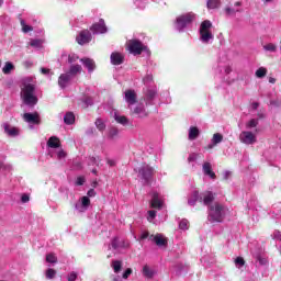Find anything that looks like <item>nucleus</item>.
I'll return each mask as SVG.
<instances>
[{"label": "nucleus", "instance_id": "4d7b16f0", "mask_svg": "<svg viewBox=\"0 0 281 281\" xmlns=\"http://www.w3.org/2000/svg\"><path fill=\"white\" fill-rule=\"evenodd\" d=\"M131 273H133V269L127 268L124 273H123V279L127 280L128 276H131Z\"/></svg>", "mask_w": 281, "mask_h": 281}, {"label": "nucleus", "instance_id": "2f4dec72", "mask_svg": "<svg viewBox=\"0 0 281 281\" xmlns=\"http://www.w3.org/2000/svg\"><path fill=\"white\" fill-rule=\"evenodd\" d=\"M43 43H45V41L40 38H34L30 41L31 47H34L35 49H42Z\"/></svg>", "mask_w": 281, "mask_h": 281}, {"label": "nucleus", "instance_id": "de8ad7c7", "mask_svg": "<svg viewBox=\"0 0 281 281\" xmlns=\"http://www.w3.org/2000/svg\"><path fill=\"white\" fill-rule=\"evenodd\" d=\"M21 26L24 34H27V32H32V26L25 24V20H21Z\"/></svg>", "mask_w": 281, "mask_h": 281}, {"label": "nucleus", "instance_id": "f704fd0d", "mask_svg": "<svg viewBox=\"0 0 281 281\" xmlns=\"http://www.w3.org/2000/svg\"><path fill=\"white\" fill-rule=\"evenodd\" d=\"M221 5V0H207L206 8L209 10H216Z\"/></svg>", "mask_w": 281, "mask_h": 281}, {"label": "nucleus", "instance_id": "a211bd4d", "mask_svg": "<svg viewBox=\"0 0 281 281\" xmlns=\"http://www.w3.org/2000/svg\"><path fill=\"white\" fill-rule=\"evenodd\" d=\"M72 79L74 77L68 72L61 74L58 78V85L60 89H67V87H69V83L71 82Z\"/></svg>", "mask_w": 281, "mask_h": 281}, {"label": "nucleus", "instance_id": "39448f33", "mask_svg": "<svg viewBox=\"0 0 281 281\" xmlns=\"http://www.w3.org/2000/svg\"><path fill=\"white\" fill-rule=\"evenodd\" d=\"M210 30H212V22L209 20L203 21L200 25V41L205 45L214 41V35Z\"/></svg>", "mask_w": 281, "mask_h": 281}, {"label": "nucleus", "instance_id": "603ef678", "mask_svg": "<svg viewBox=\"0 0 281 281\" xmlns=\"http://www.w3.org/2000/svg\"><path fill=\"white\" fill-rule=\"evenodd\" d=\"M198 157H199V155H196V154H190L188 157L189 164H194V161H196Z\"/></svg>", "mask_w": 281, "mask_h": 281}, {"label": "nucleus", "instance_id": "774afa93", "mask_svg": "<svg viewBox=\"0 0 281 281\" xmlns=\"http://www.w3.org/2000/svg\"><path fill=\"white\" fill-rule=\"evenodd\" d=\"M94 194H95V190L90 189V190L88 191V196H93Z\"/></svg>", "mask_w": 281, "mask_h": 281}, {"label": "nucleus", "instance_id": "0eeeda50", "mask_svg": "<svg viewBox=\"0 0 281 281\" xmlns=\"http://www.w3.org/2000/svg\"><path fill=\"white\" fill-rule=\"evenodd\" d=\"M215 74L218 78H222L224 82H232L229 75L232 74V66L229 64L220 61L215 68Z\"/></svg>", "mask_w": 281, "mask_h": 281}, {"label": "nucleus", "instance_id": "5fc2aeb1", "mask_svg": "<svg viewBox=\"0 0 281 281\" xmlns=\"http://www.w3.org/2000/svg\"><path fill=\"white\" fill-rule=\"evenodd\" d=\"M0 169H2V170H12V165L0 162Z\"/></svg>", "mask_w": 281, "mask_h": 281}, {"label": "nucleus", "instance_id": "e433bc0d", "mask_svg": "<svg viewBox=\"0 0 281 281\" xmlns=\"http://www.w3.org/2000/svg\"><path fill=\"white\" fill-rule=\"evenodd\" d=\"M120 247H124V245L122 244V241L120 240V238L115 237L112 239L111 245L109 246V248H113V249H120Z\"/></svg>", "mask_w": 281, "mask_h": 281}, {"label": "nucleus", "instance_id": "69168bd1", "mask_svg": "<svg viewBox=\"0 0 281 281\" xmlns=\"http://www.w3.org/2000/svg\"><path fill=\"white\" fill-rule=\"evenodd\" d=\"M41 72H42L44 76H48L49 69H47V68H41Z\"/></svg>", "mask_w": 281, "mask_h": 281}, {"label": "nucleus", "instance_id": "3c124183", "mask_svg": "<svg viewBox=\"0 0 281 281\" xmlns=\"http://www.w3.org/2000/svg\"><path fill=\"white\" fill-rule=\"evenodd\" d=\"M78 60V55H76V54H70L69 56H68V63L71 65V64H74V63H76Z\"/></svg>", "mask_w": 281, "mask_h": 281}, {"label": "nucleus", "instance_id": "5701e85b", "mask_svg": "<svg viewBox=\"0 0 281 281\" xmlns=\"http://www.w3.org/2000/svg\"><path fill=\"white\" fill-rule=\"evenodd\" d=\"M80 63L88 69L89 74H93L95 71V61L91 58H81Z\"/></svg>", "mask_w": 281, "mask_h": 281}, {"label": "nucleus", "instance_id": "4c0bfd02", "mask_svg": "<svg viewBox=\"0 0 281 281\" xmlns=\"http://www.w3.org/2000/svg\"><path fill=\"white\" fill-rule=\"evenodd\" d=\"M112 268H113L114 273L121 272L122 271V261H120V260L112 261Z\"/></svg>", "mask_w": 281, "mask_h": 281}, {"label": "nucleus", "instance_id": "72a5a7b5", "mask_svg": "<svg viewBox=\"0 0 281 281\" xmlns=\"http://www.w3.org/2000/svg\"><path fill=\"white\" fill-rule=\"evenodd\" d=\"M13 69H14V64H12L11 61H7L2 68V72L5 76H8L9 74H12Z\"/></svg>", "mask_w": 281, "mask_h": 281}, {"label": "nucleus", "instance_id": "aec40b11", "mask_svg": "<svg viewBox=\"0 0 281 281\" xmlns=\"http://www.w3.org/2000/svg\"><path fill=\"white\" fill-rule=\"evenodd\" d=\"M111 115L117 124H122V126H126L128 124V119L125 115L120 114L117 110H112Z\"/></svg>", "mask_w": 281, "mask_h": 281}, {"label": "nucleus", "instance_id": "9d476101", "mask_svg": "<svg viewBox=\"0 0 281 281\" xmlns=\"http://www.w3.org/2000/svg\"><path fill=\"white\" fill-rule=\"evenodd\" d=\"M150 207H154L155 210H161L164 207V201H161V193H159L157 190H153L150 192Z\"/></svg>", "mask_w": 281, "mask_h": 281}, {"label": "nucleus", "instance_id": "6e6552de", "mask_svg": "<svg viewBox=\"0 0 281 281\" xmlns=\"http://www.w3.org/2000/svg\"><path fill=\"white\" fill-rule=\"evenodd\" d=\"M127 49L130 54H133L134 56H139L144 49H146V46L138 40H130L127 42Z\"/></svg>", "mask_w": 281, "mask_h": 281}, {"label": "nucleus", "instance_id": "680f3d73", "mask_svg": "<svg viewBox=\"0 0 281 281\" xmlns=\"http://www.w3.org/2000/svg\"><path fill=\"white\" fill-rule=\"evenodd\" d=\"M149 234L148 232H143L138 238V240H146L148 238Z\"/></svg>", "mask_w": 281, "mask_h": 281}, {"label": "nucleus", "instance_id": "bf43d9fd", "mask_svg": "<svg viewBox=\"0 0 281 281\" xmlns=\"http://www.w3.org/2000/svg\"><path fill=\"white\" fill-rule=\"evenodd\" d=\"M134 5H136V8H138L139 10H144V5H142V0H132Z\"/></svg>", "mask_w": 281, "mask_h": 281}, {"label": "nucleus", "instance_id": "a878e982", "mask_svg": "<svg viewBox=\"0 0 281 281\" xmlns=\"http://www.w3.org/2000/svg\"><path fill=\"white\" fill-rule=\"evenodd\" d=\"M199 135H201V130H199V127L191 126L189 128V133H188L189 142H194V139H196L199 137Z\"/></svg>", "mask_w": 281, "mask_h": 281}, {"label": "nucleus", "instance_id": "4468645a", "mask_svg": "<svg viewBox=\"0 0 281 281\" xmlns=\"http://www.w3.org/2000/svg\"><path fill=\"white\" fill-rule=\"evenodd\" d=\"M124 100L128 104V108L131 111H133V104L137 102V94L135 93V90H126L124 92Z\"/></svg>", "mask_w": 281, "mask_h": 281}, {"label": "nucleus", "instance_id": "9b49d317", "mask_svg": "<svg viewBox=\"0 0 281 281\" xmlns=\"http://www.w3.org/2000/svg\"><path fill=\"white\" fill-rule=\"evenodd\" d=\"M90 205L91 200L89 199V196H82L76 202L75 210L78 211L79 213L87 212Z\"/></svg>", "mask_w": 281, "mask_h": 281}, {"label": "nucleus", "instance_id": "473e14b6", "mask_svg": "<svg viewBox=\"0 0 281 281\" xmlns=\"http://www.w3.org/2000/svg\"><path fill=\"white\" fill-rule=\"evenodd\" d=\"M143 276L145 278H154L155 277V270L149 268L148 265L143 267Z\"/></svg>", "mask_w": 281, "mask_h": 281}, {"label": "nucleus", "instance_id": "b1692460", "mask_svg": "<svg viewBox=\"0 0 281 281\" xmlns=\"http://www.w3.org/2000/svg\"><path fill=\"white\" fill-rule=\"evenodd\" d=\"M110 60L113 65H122L124 63V54L114 52L111 54Z\"/></svg>", "mask_w": 281, "mask_h": 281}, {"label": "nucleus", "instance_id": "a19ab883", "mask_svg": "<svg viewBox=\"0 0 281 281\" xmlns=\"http://www.w3.org/2000/svg\"><path fill=\"white\" fill-rule=\"evenodd\" d=\"M46 262H49L50 265H56L58 262V259L56 258V255L48 254L46 256Z\"/></svg>", "mask_w": 281, "mask_h": 281}, {"label": "nucleus", "instance_id": "c9c22d12", "mask_svg": "<svg viewBox=\"0 0 281 281\" xmlns=\"http://www.w3.org/2000/svg\"><path fill=\"white\" fill-rule=\"evenodd\" d=\"M179 229L182 232H188V229H190V222L187 218H182L179 222Z\"/></svg>", "mask_w": 281, "mask_h": 281}, {"label": "nucleus", "instance_id": "f3484780", "mask_svg": "<svg viewBox=\"0 0 281 281\" xmlns=\"http://www.w3.org/2000/svg\"><path fill=\"white\" fill-rule=\"evenodd\" d=\"M131 111L133 115H135L136 117H139L140 120H144V117H148V111L146 110L144 104H138Z\"/></svg>", "mask_w": 281, "mask_h": 281}, {"label": "nucleus", "instance_id": "bb28decb", "mask_svg": "<svg viewBox=\"0 0 281 281\" xmlns=\"http://www.w3.org/2000/svg\"><path fill=\"white\" fill-rule=\"evenodd\" d=\"M67 74L69 76H71L72 78H76V76H78V74H82V66L71 65Z\"/></svg>", "mask_w": 281, "mask_h": 281}, {"label": "nucleus", "instance_id": "09e8293b", "mask_svg": "<svg viewBox=\"0 0 281 281\" xmlns=\"http://www.w3.org/2000/svg\"><path fill=\"white\" fill-rule=\"evenodd\" d=\"M143 82L144 85H146V87H150V83L153 82V75H147L143 78Z\"/></svg>", "mask_w": 281, "mask_h": 281}, {"label": "nucleus", "instance_id": "37998d69", "mask_svg": "<svg viewBox=\"0 0 281 281\" xmlns=\"http://www.w3.org/2000/svg\"><path fill=\"white\" fill-rule=\"evenodd\" d=\"M95 126L98 131H101V132L104 131V128H106V124H104V122L101 119H97Z\"/></svg>", "mask_w": 281, "mask_h": 281}, {"label": "nucleus", "instance_id": "1a4fd4ad", "mask_svg": "<svg viewBox=\"0 0 281 281\" xmlns=\"http://www.w3.org/2000/svg\"><path fill=\"white\" fill-rule=\"evenodd\" d=\"M155 169L148 165H144L138 170V177L144 181V183H150V179H153V175Z\"/></svg>", "mask_w": 281, "mask_h": 281}, {"label": "nucleus", "instance_id": "0e129e2a", "mask_svg": "<svg viewBox=\"0 0 281 281\" xmlns=\"http://www.w3.org/2000/svg\"><path fill=\"white\" fill-rule=\"evenodd\" d=\"M85 103L87 104V106H91V104H93V99L88 97L85 99Z\"/></svg>", "mask_w": 281, "mask_h": 281}, {"label": "nucleus", "instance_id": "f8f14e48", "mask_svg": "<svg viewBox=\"0 0 281 281\" xmlns=\"http://www.w3.org/2000/svg\"><path fill=\"white\" fill-rule=\"evenodd\" d=\"M76 41L79 45H87V43H91V32H89V30L81 31L77 35Z\"/></svg>", "mask_w": 281, "mask_h": 281}, {"label": "nucleus", "instance_id": "cd10ccee", "mask_svg": "<svg viewBox=\"0 0 281 281\" xmlns=\"http://www.w3.org/2000/svg\"><path fill=\"white\" fill-rule=\"evenodd\" d=\"M64 122L68 126H71V124L76 122V115L74 114V112H67L64 116Z\"/></svg>", "mask_w": 281, "mask_h": 281}, {"label": "nucleus", "instance_id": "412c9836", "mask_svg": "<svg viewBox=\"0 0 281 281\" xmlns=\"http://www.w3.org/2000/svg\"><path fill=\"white\" fill-rule=\"evenodd\" d=\"M240 5H243V2L237 1L234 3V8L226 7L225 14H227V16H236V12H243V9H240Z\"/></svg>", "mask_w": 281, "mask_h": 281}, {"label": "nucleus", "instance_id": "49530a36", "mask_svg": "<svg viewBox=\"0 0 281 281\" xmlns=\"http://www.w3.org/2000/svg\"><path fill=\"white\" fill-rule=\"evenodd\" d=\"M55 277H56V270H54L52 268L46 270L47 280H54Z\"/></svg>", "mask_w": 281, "mask_h": 281}, {"label": "nucleus", "instance_id": "c756f323", "mask_svg": "<svg viewBox=\"0 0 281 281\" xmlns=\"http://www.w3.org/2000/svg\"><path fill=\"white\" fill-rule=\"evenodd\" d=\"M48 148H59L60 140L56 136H52L47 142Z\"/></svg>", "mask_w": 281, "mask_h": 281}, {"label": "nucleus", "instance_id": "393cba45", "mask_svg": "<svg viewBox=\"0 0 281 281\" xmlns=\"http://www.w3.org/2000/svg\"><path fill=\"white\" fill-rule=\"evenodd\" d=\"M150 239L154 240L158 247H166V245H168V240L161 234H157L155 236L151 235Z\"/></svg>", "mask_w": 281, "mask_h": 281}, {"label": "nucleus", "instance_id": "423d86ee", "mask_svg": "<svg viewBox=\"0 0 281 281\" xmlns=\"http://www.w3.org/2000/svg\"><path fill=\"white\" fill-rule=\"evenodd\" d=\"M196 19V14L189 12V13H184L180 16L177 18L176 20V30H178V32H183V30H186V27H188L189 25H192V22Z\"/></svg>", "mask_w": 281, "mask_h": 281}, {"label": "nucleus", "instance_id": "f03ea898", "mask_svg": "<svg viewBox=\"0 0 281 281\" xmlns=\"http://www.w3.org/2000/svg\"><path fill=\"white\" fill-rule=\"evenodd\" d=\"M21 98L26 106H36V104H38L36 86L34 85V79H32V77L23 79L21 86Z\"/></svg>", "mask_w": 281, "mask_h": 281}, {"label": "nucleus", "instance_id": "6ab92c4d", "mask_svg": "<svg viewBox=\"0 0 281 281\" xmlns=\"http://www.w3.org/2000/svg\"><path fill=\"white\" fill-rule=\"evenodd\" d=\"M24 122H27V124H41V117L38 114L35 113H24L23 114Z\"/></svg>", "mask_w": 281, "mask_h": 281}, {"label": "nucleus", "instance_id": "ddd939ff", "mask_svg": "<svg viewBox=\"0 0 281 281\" xmlns=\"http://www.w3.org/2000/svg\"><path fill=\"white\" fill-rule=\"evenodd\" d=\"M92 34H106L108 30H106V24L104 23V20L101 19L99 20V22L94 23L91 27H90Z\"/></svg>", "mask_w": 281, "mask_h": 281}, {"label": "nucleus", "instance_id": "58836bf2", "mask_svg": "<svg viewBox=\"0 0 281 281\" xmlns=\"http://www.w3.org/2000/svg\"><path fill=\"white\" fill-rule=\"evenodd\" d=\"M255 76H256L257 78H265V76H267V68H265V67L258 68V69L256 70V72H255Z\"/></svg>", "mask_w": 281, "mask_h": 281}, {"label": "nucleus", "instance_id": "7c9ffc66", "mask_svg": "<svg viewBox=\"0 0 281 281\" xmlns=\"http://www.w3.org/2000/svg\"><path fill=\"white\" fill-rule=\"evenodd\" d=\"M4 132H5L7 135H9L10 137H16V135H19V130H16V127H11V126L8 125V124L4 125Z\"/></svg>", "mask_w": 281, "mask_h": 281}, {"label": "nucleus", "instance_id": "20e7f679", "mask_svg": "<svg viewBox=\"0 0 281 281\" xmlns=\"http://www.w3.org/2000/svg\"><path fill=\"white\" fill-rule=\"evenodd\" d=\"M223 218H225V206L220 203L209 204V221L222 223Z\"/></svg>", "mask_w": 281, "mask_h": 281}, {"label": "nucleus", "instance_id": "c03bdc74", "mask_svg": "<svg viewBox=\"0 0 281 281\" xmlns=\"http://www.w3.org/2000/svg\"><path fill=\"white\" fill-rule=\"evenodd\" d=\"M263 49L265 52H276V49H278V46H276V44L273 43H269L263 45Z\"/></svg>", "mask_w": 281, "mask_h": 281}, {"label": "nucleus", "instance_id": "338daca9", "mask_svg": "<svg viewBox=\"0 0 281 281\" xmlns=\"http://www.w3.org/2000/svg\"><path fill=\"white\" fill-rule=\"evenodd\" d=\"M259 106H260V103H258V102H254V103L251 104V109H252L254 111H256Z\"/></svg>", "mask_w": 281, "mask_h": 281}, {"label": "nucleus", "instance_id": "c85d7f7f", "mask_svg": "<svg viewBox=\"0 0 281 281\" xmlns=\"http://www.w3.org/2000/svg\"><path fill=\"white\" fill-rule=\"evenodd\" d=\"M251 254L256 260H258L259 265H267V258H265L260 252L256 251L254 248H251Z\"/></svg>", "mask_w": 281, "mask_h": 281}, {"label": "nucleus", "instance_id": "6e6d98bb", "mask_svg": "<svg viewBox=\"0 0 281 281\" xmlns=\"http://www.w3.org/2000/svg\"><path fill=\"white\" fill-rule=\"evenodd\" d=\"M272 238L274 240H281V233H280V231H274L273 234H272Z\"/></svg>", "mask_w": 281, "mask_h": 281}, {"label": "nucleus", "instance_id": "2eb2a0df", "mask_svg": "<svg viewBox=\"0 0 281 281\" xmlns=\"http://www.w3.org/2000/svg\"><path fill=\"white\" fill-rule=\"evenodd\" d=\"M223 142V134L215 133L213 134V137L211 139V143L204 147V150H213V148H216L218 144Z\"/></svg>", "mask_w": 281, "mask_h": 281}, {"label": "nucleus", "instance_id": "7ed1b4c3", "mask_svg": "<svg viewBox=\"0 0 281 281\" xmlns=\"http://www.w3.org/2000/svg\"><path fill=\"white\" fill-rule=\"evenodd\" d=\"M196 201L203 203V205H210L214 201V193L212 191H204L199 194V191H193L189 196L188 204L194 206Z\"/></svg>", "mask_w": 281, "mask_h": 281}, {"label": "nucleus", "instance_id": "79ce46f5", "mask_svg": "<svg viewBox=\"0 0 281 281\" xmlns=\"http://www.w3.org/2000/svg\"><path fill=\"white\" fill-rule=\"evenodd\" d=\"M156 216H157V211L150 210L147 212V221L149 223H153V221H155Z\"/></svg>", "mask_w": 281, "mask_h": 281}, {"label": "nucleus", "instance_id": "052dcab7", "mask_svg": "<svg viewBox=\"0 0 281 281\" xmlns=\"http://www.w3.org/2000/svg\"><path fill=\"white\" fill-rule=\"evenodd\" d=\"M76 186H85V177H78L76 180Z\"/></svg>", "mask_w": 281, "mask_h": 281}, {"label": "nucleus", "instance_id": "864d4df0", "mask_svg": "<svg viewBox=\"0 0 281 281\" xmlns=\"http://www.w3.org/2000/svg\"><path fill=\"white\" fill-rule=\"evenodd\" d=\"M78 279V273L76 272H70L67 277L68 281H76Z\"/></svg>", "mask_w": 281, "mask_h": 281}, {"label": "nucleus", "instance_id": "13d9d810", "mask_svg": "<svg viewBox=\"0 0 281 281\" xmlns=\"http://www.w3.org/2000/svg\"><path fill=\"white\" fill-rule=\"evenodd\" d=\"M21 202L22 203H29L30 202V195L27 193L22 194Z\"/></svg>", "mask_w": 281, "mask_h": 281}, {"label": "nucleus", "instance_id": "e2e57ef3", "mask_svg": "<svg viewBox=\"0 0 281 281\" xmlns=\"http://www.w3.org/2000/svg\"><path fill=\"white\" fill-rule=\"evenodd\" d=\"M229 177H232V172L231 171H224L223 172V179H225V181H227V179H229Z\"/></svg>", "mask_w": 281, "mask_h": 281}, {"label": "nucleus", "instance_id": "8fccbe9b", "mask_svg": "<svg viewBox=\"0 0 281 281\" xmlns=\"http://www.w3.org/2000/svg\"><path fill=\"white\" fill-rule=\"evenodd\" d=\"M235 265L236 267H238V269H240V267H245V259H243L241 257H237L235 259Z\"/></svg>", "mask_w": 281, "mask_h": 281}, {"label": "nucleus", "instance_id": "dca6fc26", "mask_svg": "<svg viewBox=\"0 0 281 281\" xmlns=\"http://www.w3.org/2000/svg\"><path fill=\"white\" fill-rule=\"evenodd\" d=\"M157 97V87H148L146 92H145V102L147 105L153 104V100Z\"/></svg>", "mask_w": 281, "mask_h": 281}, {"label": "nucleus", "instance_id": "f257e3e1", "mask_svg": "<svg viewBox=\"0 0 281 281\" xmlns=\"http://www.w3.org/2000/svg\"><path fill=\"white\" fill-rule=\"evenodd\" d=\"M265 117V114L259 113L258 119H250L245 123V131H241L239 134V142L245 144V146H254V144L258 143V125L260 124V120Z\"/></svg>", "mask_w": 281, "mask_h": 281}, {"label": "nucleus", "instance_id": "4be33fe9", "mask_svg": "<svg viewBox=\"0 0 281 281\" xmlns=\"http://www.w3.org/2000/svg\"><path fill=\"white\" fill-rule=\"evenodd\" d=\"M202 172L205 175V177H209L214 181L216 179V173L212 170V164L211 162H204L202 165Z\"/></svg>", "mask_w": 281, "mask_h": 281}, {"label": "nucleus", "instance_id": "a18cd8bd", "mask_svg": "<svg viewBox=\"0 0 281 281\" xmlns=\"http://www.w3.org/2000/svg\"><path fill=\"white\" fill-rule=\"evenodd\" d=\"M55 157L57 159H65L67 157V153H65V150H63V149H57L55 151Z\"/></svg>", "mask_w": 281, "mask_h": 281}, {"label": "nucleus", "instance_id": "ea45409f", "mask_svg": "<svg viewBox=\"0 0 281 281\" xmlns=\"http://www.w3.org/2000/svg\"><path fill=\"white\" fill-rule=\"evenodd\" d=\"M117 135H120V130H117V127H111L109 131V138L115 139V137H117Z\"/></svg>", "mask_w": 281, "mask_h": 281}]
</instances>
